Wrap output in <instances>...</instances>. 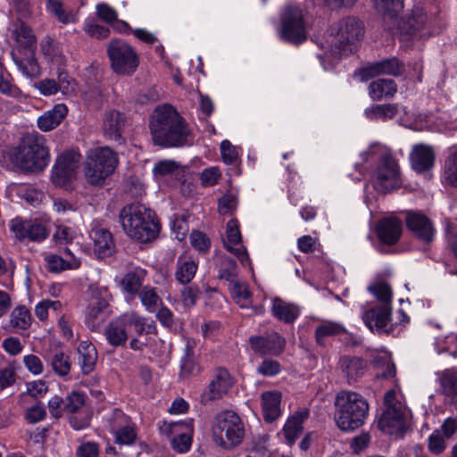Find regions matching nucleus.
I'll list each match as a JSON object with an SVG mask.
<instances>
[{
  "label": "nucleus",
  "instance_id": "nucleus-1",
  "mask_svg": "<svg viewBox=\"0 0 457 457\" xmlns=\"http://www.w3.org/2000/svg\"><path fill=\"white\" fill-rule=\"evenodd\" d=\"M150 130L154 144L161 146L178 147L193 142L186 120L170 104L159 105L154 109Z\"/></svg>",
  "mask_w": 457,
  "mask_h": 457
},
{
  "label": "nucleus",
  "instance_id": "nucleus-2",
  "mask_svg": "<svg viewBox=\"0 0 457 457\" xmlns=\"http://www.w3.org/2000/svg\"><path fill=\"white\" fill-rule=\"evenodd\" d=\"M119 218L125 233L139 242L152 241L160 232V224L155 213L142 204H132L124 206Z\"/></svg>",
  "mask_w": 457,
  "mask_h": 457
},
{
  "label": "nucleus",
  "instance_id": "nucleus-3",
  "mask_svg": "<svg viewBox=\"0 0 457 457\" xmlns=\"http://www.w3.org/2000/svg\"><path fill=\"white\" fill-rule=\"evenodd\" d=\"M334 420L342 431H353L364 424L369 415V403L359 393L341 390L335 396Z\"/></svg>",
  "mask_w": 457,
  "mask_h": 457
},
{
  "label": "nucleus",
  "instance_id": "nucleus-4",
  "mask_svg": "<svg viewBox=\"0 0 457 457\" xmlns=\"http://www.w3.org/2000/svg\"><path fill=\"white\" fill-rule=\"evenodd\" d=\"M9 157L16 167L32 172L43 170L50 160L45 139L37 133L26 135L20 145L10 152Z\"/></svg>",
  "mask_w": 457,
  "mask_h": 457
},
{
  "label": "nucleus",
  "instance_id": "nucleus-5",
  "mask_svg": "<svg viewBox=\"0 0 457 457\" xmlns=\"http://www.w3.org/2000/svg\"><path fill=\"white\" fill-rule=\"evenodd\" d=\"M378 12L383 15L386 29L391 30L397 26L402 34L414 35L427 22V16L421 11H416L411 16L398 21L397 17L403 8V0H373Z\"/></svg>",
  "mask_w": 457,
  "mask_h": 457
},
{
  "label": "nucleus",
  "instance_id": "nucleus-6",
  "mask_svg": "<svg viewBox=\"0 0 457 457\" xmlns=\"http://www.w3.org/2000/svg\"><path fill=\"white\" fill-rule=\"evenodd\" d=\"M119 163L117 154L110 147L91 150L85 162V177L94 186L102 185L112 175Z\"/></svg>",
  "mask_w": 457,
  "mask_h": 457
},
{
  "label": "nucleus",
  "instance_id": "nucleus-7",
  "mask_svg": "<svg viewBox=\"0 0 457 457\" xmlns=\"http://www.w3.org/2000/svg\"><path fill=\"white\" fill-rule=\"evenodd\" d=\"M334 37L333 45L337 54H347L353 52L364 37V25L357 18L348 16L341 19L330 28Z\"/></svg>",
  "mask_w": 457,
  "mask_h": 457
},
{
  "label": "nucleus",
  "instance_id": "nucleus-8",
  "mask_svg": "<svg viewBox=\"0 0 457 457\" xmlns=\"http://www.w3.org/2000/svg\"><path fill=\"white\" fill-rule=\"evenodd\" d=\"M212 430L214 442L223 448L237 445L244 436L242 421L233 411L227 410L218 413Z\"/></svg>",
  "mask_w": 457,
  "mask_h": 457
},
{
  "label": "nucleus",
  "instance_id": "nucleus-9",
  "mask_svg": "<svg viewBox=\"0 0 457 457\" xmlns=\"http://www.w3.org/2000/svg\"><path fill=\"white\" fill-rule=\"evenodd\" d=\"M402 174L397 160L391 153H384L378 159L376 169L371 175L374 189L387 194L402 186Z\"/></svg>",
  "mask_w": 457,
  "mask_h": 457
},
{
  "label": "nucleus",
  "instance_id": "nucleus-10",
  "mask_svg": "<svg viewBox=\"0 0 457 457\" xmlns=\"http://www.w3.org/2000/svg\"><path fill=\"white\" fill-rule=\"evenodd\" d=\"M110 60L111 68L118 75H131L138 65L139 57L135 49L128 43L112 39L106 49Z\"/></svg>",
  "mask_w": 457,
  "mask_h": 457
},
{
  "label": "nucleus",
  "instance_id": "nucleus-11",
  "mask_svg": "<svg viewBox=\"0 0 457 457\" xmlns=\"http://www.w3.org/2000/svg\"><path fill=\"white\" fill-rule=\"evenodd\" d=\"M384 411L378 420V428L385 433L395 434L404 428L406 408L396 399L395 390H388L384 395Z\"/></svg>",
  "mask_w": 457,
  "mask_h": 457
},
{
  "label": "nucleus",
  "instance_id": "nucleus-12",
  "mask_svg": "<svg viewBox=\"0 0 457 457\" xmlns=\"http://www.w3.org/2000/svg\"><path fill=\"white\" fill-rule=\"evenodd\" d=\"M280 34L283 39L295 45L306 40V27L301 9L295 6L285 9L281 16Z\"/></svg>",
  "mask_w": 457,
  "mask_h": 457
},
{
  "label": "nucleus",
  "instance_id": "nucleus-13",
  "mask_svg": "<svg viewBox=\"0 0 457 457\" xmlns=\"http://www.w3.org/2000/svg\"><path fill=\"white\" fill-rule=\"evenodd\" d=\"M81 154L74 150L62 153L58 156L52 170L51 179L57 187H64L71 181L79 167Z\"/></svg>",
  "mask_w": 457,
  "mask_h": 457
},
{
  "label": "nucleus",
  "instance_id": "nucleus-14",
  "mask_svg": "<svg viewBox=\"0 0 457 457\" xmlns=\"http://www.w3.org/2000/svg\"><path fill=\"white\" fill-rule=\"evenodd\" d=\"M160 431L168 436L178 433V436H174L171 440V446L176 452L186 453L190 449L192 444V427L187 423L182 421H163L160 426Z\"/></svg>",
  "mask_w": 457,
  "mask_h": 457
},
{
  "label": "nucleus",
  "instance_id": "nucleus-15",
  "mask_svg": "<svg viewBox=\"0 0 457 457\" xmlns=\"http://www.w3.org/2000/svg\"><path fill=\"white\" fill-rule=\"evenodd\" d=\"M252 350L260 355H279L286 345L285 339L275 331L249 338Z\"/></svg>",
  "mask_w": 457,
  "mask_h": 457
},
{
  "label": "nucleus",
  "instance_id": "nucleus-16",
  "mask_svg": "<svg viewBox=\"0 0 457 457\" xmlns=\"http://www.w3.org/2000/svg\"><path fill=\"white\" fill-rule=\"evenodd\" d=\"M10 229L19 240L40 242L48 237V230L39 222L15 218L10 222Z\"/></svg>",
  "mask_w": 457,
  "mask_h": 457
},
{
  "label": "nucleus",
  "instance_id": "nucleus-17",
  "mask_svg": "<svg viewBox=\"0 0 457 457\" xmlns=\"http://www.w3.org/2000/svg\"><path fill=\"white\" fill-rule=\"evenodd\" d=\"M405 222L408 229L425 244H429L435 237V228L431 220L419 212H406Z\"/></svg>",
  "mask_w": 457,
  "mask_h": 457
},
{
  "label": "nucleus",
  "instance_id": "nucleus-18",
  "mask_svg": "<svg viewBox=\"0 0 457 457\" xmlns=\"http://www.w3.org/2000/svg\"><path fill=\"white\" fill-rule=\"evenodd\" d=\"M233 386V380L229 372L221 367L215 369L212 379L207 389L202 395L203 401H212L221 398Z\"/></svg>",
  "mask_w": 457,
  "mask_h": 457
},
{
  "label": "nucleus",
  "instance_id": "nucleus-19",
  "mask_svg": "<svg viewBox=\"0 0 457 457\" xmlns=\"http://www.w3.org/2000/svg\"><path fill=\"white\" fill-rule=\"evenodd\" d=\"M391 311L390 304H379L364 312L362 320L371 331L389 333L386 327L391 320Z\"/></svg>",
  "mask_w": 457,
  "mask_h": 457
},
{
  "label": "nucleus",
  "instance_id": "nucleus-20",
  "mask_svg": "<svg viewBox=\"0 0 457 457\" xmlns=\"http://www.w3.org/2000/svg\"><path fill=\"white\" fill-rule=\"evenodd\" d=\"M403 231V223L396 217H386L377 225V235L381 242L393 245L398 242Z\"/></svg>",
  "mask_w": 457,
  "mask_h": 457
},
{
  "label": "nucleus",
  "instance_id": "nucleus-21",
  "mask_svg": "<svg viewBox=\"0 0 457 457\" xmlns=\"http://www.w3.org/2000/svg\"><path fill=\"white\" fill-rule=\"evenodd\" d=\"M126 124V119L123 113L117 110L107 111L104 117L103 131L104 136L117 142L122 140V131Z\"/></svg>",
  "mask_w": 457,
  "mask_h": 457
},
{
  "label": "nucleus",
  "instance_id": "nucleus-22",
  "mask_svg": "<svg viewBox=\"0 0 457 457\" xmlns=\"http://www.w3.org/2000/svg\"><path fill=\"white\" fill-rule=\"evenodd\" d=\"M310 411L303 408L296 411L286 421L282 433L287 445H292L303 430V424L308 419Z\"/></svg>",
  "mask_w": 457,
  "mask_h": 457
},
{
  "label": "nucleus",
  "instance_id": "nucleus-23",
  "mask_svg": "<svg viewBox=\"0 0 457 457\" xmlns=\"http://www.w3.org/2000/svg\"><path fill=\"white\" fill-rule=\"evenodd\" d=\"M227 239L224 245L228 251L236 255L241 262L248 259L246 250L241 245V233L239 224L236 219L228 220L226 228Z\"/></svg>",
  "mask_w": 457,
  "mask_h": 457
},
{
  "label": "nucleus",
  "instance_id": "nucleus-24",
  "mask_svg": "<svg viewBox=\"0 0 457 457\" xmlns=\"http://www.w3.org/2000/svg\"><path fill=\"white\" fill-rule=\"evenodd\" d=\"M411 167L417 172L430 170L435 162V153L431 146L425 144L415 145L410 154Z\"/></svg>",
  "mask_w": 457,
  "mask_h": 457
},
{
  "label": "nucleus",
  "instance_id": "nucleus-25",
  "mask_svg": "<svg viewBox=\"0 0 457 457\" xmlns=\"http://www.w3.org/2000/svg\"><path fill=\"white\" fill-rule=\"evenodd\" d=\"M90 237L94 242V251L98 258L110 256L114 249V241L111 232L104 228H94Z\"/></svg>",
  "mask_w": 457,
  "mask_h": 457
},
{
  "label": "nucleus",
  "instance_id": "nucleus-26",
  "mask_svg": "<svg viewBox=\"0 0 457 457\" xmlns=\"http://www.w3.org/2000/svg\"><path fill=\"white\" fill-rule=\"evenodd\" d=\"M12 57L19 70L27 77L34 78L39 75V66L35 59L34 50L21 51L14 49Z\"/></svg>",
  "mask_w": 457,
  "mask_h": 457
},
{
  "label": "nucleus",
  "instance_id": "nucleus-27",
  "mask_svg": "<svg viewBox=\"0 0 457 457\" xmlns=\"http://www.w3.org/2000/svg\"><path fill=\"white\" fill-rule=\"evenodd\" d=\"M439 392L450 398L452 403L457 402V368H449L436 373Z\"/></svg>",
  "mask_w": 457,
  "mask_h": 457
},
{
  "label": "nucleus",
  "instance_id": "nucleus-28",
  "mask_svg": "<svg viewBox=\"0 0 457 457\" xmlns=\"http://www.w3.org/2000/svg\"><path fill=\"white\" fill-rule=\"evenodd\" d=\"M338 364L349 384L362 377L366 369L365 361L357 356H343Z\"/></svg>",
  "mask_w": 457,
  "mask_h": 457
},
{
  "label": "nucleus",
  "instance_id": "nucleus-29",
  "mask_svg": "<svg viewBox=\"0 0 457 457\" xmlns=\"http://www.w3.org/2000/svg\"><path fill=\"white\" fill-rule=\"evenodd\" d=\"M67 112L68 108L65 104H55L51 110L44 112L37 119V126L43 131H50L62 122Z\"/></svg>",
  "mask_w": 457,
  "mask_h": 457
},
{
  "label": "nucleus",
  "instance_id": "nucleus-30",
  "mask_svg": "<svg viewBox=\"0 0 457 457\" xmlns=\"http://www.w3.org/2000/svg\"><path fill=\"white\" fill-rule=\"evenodd\" d=\"M195 341L194 339L186 338V345L184 349V355L180 364V378H188L191 376H195L200 372V367L195 361L194 348Z\"/></svg>",
  "mask_w": 457,
  "mask_h": 457
},
{
  "label": "nucleus",
  "instance_id": "nucleus-31",
  "mask_svg": "<svg viewBox=\"0 0 457 457\" xmlns=\"http://www.w3.org/2000/svg\"><path fill=\"white\" fill-rule=\"evenodd\" d=\"M65 253L70 255L69 259H63L57 254H47L45 256L46 269L54 273L62 272L65 270H75L80 266V261L76 258L69 249Z\"/></svg>",
  "mask_w": 457,
  "mask_h": 457
},
{
  "label": "nucleus",
  "instance_id": "nucleus-32",
  "mask_svg": "<svg viewBox=\"0 0 457 457\" xmlns=\"http://www.w3.org/2000/svg\"><path fill=\"white\" fill-rule=\"evenodd\" d=\"M78 361L83 374L93 371L97 360L96 347L88 341H82L78 346Z\"/></svg>",
  "mask_w": 457,
  "mask_h": 457
},
{
  "label": "nucleus",
  "instance_id": "nucleus-33",
  "mask_svg": "<svg viewBox=\"0 0 457 457\" xmlns=\"http://www.w3.org/2000/svg\"><path fill=\"white\" fill-rule=\"evenodd\" d=\"M281 394L278 392H265L262 395L263 418L268 422L276 420L280 416Z\"/></svg>",
  "mask_w": 457,
  "mask_h": 457
},
{
  "label": "nucleus",
  "instance_id": "nucleus-34",
  "mask_svg": "<svg viewBox=\"0 0 457 457\" xmlns=\"http://www.w3.org/2000/svg\"><path fill=\"white\" fill-rule=\"evenodd\" d=\"M369 95L374 101H379L384 96L391 97L397 90L395 82L391 79H378L370 83Z\"/></svg>",
  "mask_w": 457,
  "mask_h": 457
},
{
  "label": "nucleus",
  "instance_id": "nucleus-35",
  "mask_svg": "<svg viewBox=\"0 0 457 457\" xmlns=\"http://www.w3.org/2000/svg\"><path fill=\"white\" fill-rule=\"evenodd\" d=\"M107 342L115 347L122 346L128 340L127 328L120 319L111 321L104 328Z\"/></svg>",
  "mask_w": 457,
  "mask_h": 457
},
{
  "label": "nucleus",
  "instance_id": "nucleus-36",
  "mask_svg": "<svg viewBox=\"0 0 457 457\" xmlns=\"http://www.w3.org/2000/svg\"><path fill=\"white\" fill-rule=\"evenodd\" d=\"M12 35L18 44L16 49L21 51L35 50L36 37L32 34L30 28L25 23L19 22L15 24V29L12 31Z\"/></svg>",
  "mask_w": 457,
  "mask_h": 457
},
{
  "label": "nucleus",
  "instance_id": "nucleus-37",
  "mask_svg": "<svg viewBox=\"0 0 457 457\" xmlns=\"http://www.w3.org/2000/svg\"><path fill=\"white\" fill-rule=\"evenodd\" d=\"M403 70L404 66L398 59L391 58L373 63L367 71L370 76L380 74L399 76L403 73Z\"/></svg>",
  "mask_w": 457,
  "mask_h": 457
},
{
  "label": "nucleus",
  "instance_id": "nucleus-38",
  "mask_svg": "<svg viewBox=\"0 0 457 457\" xmlns=\"http://www.w3.org/2000/svg\"><path fill=\"white\" fill-rule=\"evenodd\" d=\"M52 370L59 377H67L71 369V362L69 355L61 350H55L49 353L47 357Z\"/></svg>",
  "mask_w": 457,
  "mask_h": 457
},
{
  "label": "nucleus",
  "instance_id": "nucleus-39",
  "mask_svg": "<svg viewBox=\"0 0 457 457\" xmlns=\"http://www.w3.org/2000/svg\"><path fill=\"white\" fill-rule=\"evenodd\" d=\"M273 315L286 323H292L299 314L298 308L292 303H287L280 298H276L272 304Z\"/></svg>",
  "mask_w": 457,
  "mask_h": 457
},
{
  "label": "nucleus",
  "instance_id": "nucleus-40",
  "mask_svg": "<svg viewBox=\"0 0 457 457\" xmlns=\"http://www.w3.org/2000/svg\"><path fill=\"white\" fill-rule=\"evenodd\" d=\"M398 112V105L396 104H373L364 110V115L367 119L375 120H391Z\"/></svg>",
  "mask_w": 457,
  "mask_h": 457
},
{
  "label": "nucleus",
  "instance_id": "nucleus-41",
  "mask_svg": "<svg viewBox=\"0 0 457 457\" xmlns=\"http://www.w3.org/2000/svg\"><path fill=\"white\" fill-rule=\"evenodd\" d=\"M229 290L233 299L241 307H248L252 303V294L248 285L239 279L229 284Z\"/></svg>",
  "mask_w": 457,
  "mask_h": 457
},
{
  "label": "nucleus",
  "instance_id": "nucleus-42",
  "mask_svg": "<svg viewBox=\"0 0 457 457\" xmlns=\"http://www.w3.org/2000/svg\"><path fill=\"white\" fill-rule=\"evenodd\" d=\"M346 333L345 327L334 321L326 320L316 328L315 337L319 345L323 344V339L327 337H334Z\"/></svg>",
  "mask_w": 457,
  "mask_h": 457
},
{
  "label": "nucleus",
  "instance_id": "nucleus-43",
  "mask_svg": "<svg viewBox=\"0 0 457 457\" xmlns=\"http://www.w3.org/2000/svg\"><path fill=\"white\" fill-rule=\"evenodd\" d=\"M196 270L197 264L194 261L179 258L177 262L175 278L183 285L188 284L194 278Z\"/></svg>",
  "mask_w": 457,
  "mask_h": 457
},
{
  "label": "nucleus",
  "instance_id": "nucleus-44",
  "mask_svg": "<svg viewBox=\"0 0 457 457\" xmlns=\"http://www.w3.org/2000/svg\"><path fill=\"white\" fill-rule=\"evenodd\" d=\"M138 296L141 303L145 306L147 312H154L157 311L162 301L157 295L155 289L151 287H144L139 292Z\"/></svg>",
  "mask_w": 457,
  "mask_h": 457
},
{
  "label": "nucleus",
  "instance_id": "nucleus-45",
  "mask_svg": "<svg viewBox=\"0 0 457 457\" xmlns=\"http://www.w3.org/2000/svg\"><path fill=\"white\" fill-rule=\"evenodd\" d=\"M10 324L15 329H27L31 324L29 311L23 305L15 307L10 315Z\"/></svg>",
  "mask_w": 457,
  "mask_h": 457
},
{
  "label": "nucleus",
  "instance_id": "nucleus-46",
  "mask_svg": "<svg viewBox=\"0 0 457 457\" xmlns=\"http://www.w3.org/2000/svg\"><path fill=\"white\" fill-rule=\"evenodd\" d=\"M46 9L63 24L73 23L76 21L75 15L71 12H66L60 1L46 0Z\"/></svg>",
  "mask_w": 457,
  "mask_h": 457
},
{
  "label": "nucleus",
  "instance_id": "nucleus-47",
  "mask_svg": "<svg viewBox=\"0 0 457 457\" xmlns=\"http://www.w3.org/2000/svg\"><path fill=\"white\" fill-rule=\"evenodd\" d=\"M443 177L447 184L457 187V152L445 159Z\"/></svg>",
  "mask_w": 457,
  "mask_h": 457
},
{
  "label": "nucleus",
  "instance_id": "nucleus-48",
  "mask_svg": "<svg viewBox=\"0 0 457 457\" xmlns=\"http://www.w3.org/2000/svg\"><path fill=\"white\" fill-rule=\"evenodd\" d=\"M143 277L137 272H129L121 279L120 284L128 294H138L142 286Z\"/></svg>",
  "mask_w": 457,
  "mask_h": 457
},
{
  "label": "nucleus",
  "instance_id": "nucleus-49",
  "mask_svg": "<svg viewBox=\"0 0 457 457\" xmlns=\"http://www.w3.org/2000/svg\"><path fill=\"white\" fill-rule=\"evenodd\" d=\"M237 276V263L236 262L228 257H225L221 262V268L219 270V278L225 279L229 284L235 281Z\"/></svg>",
  "mask_w": 457,
  "mask_h": 457
},
{
  "label": "nucleus",
  "instance_id": "nucleus-50",
  "mask_svg": "<svg viewBox=\"0 0 457 457\" xmlns=\"http://www.w3.org/2000/svg\"><path fill=\"white\" fill-rule=\"evenodd\" d=\"M369 290L381 303L380 304H390L392 301V291L385 282H379L369 287Z\"/></svg>",
  "mask_w": 457,
  "mask_h": 457
},
{
  "label": "nucleus",
  "instance_id": "nucleus-51",
  "mask_svg": "<svg viewBox=\"0 0 457 457\" xmlns=\"http://www.w3.org/2000/svg\"><path fill=\"white\" fill-rule=\"evenodd\" d=\"M114 434L115 442L120 445H131L137 438L135 426L133 423L125 428H120L119 430L115 431Z\"/></svg>",
  "mask_w": 457,
  "mask_h": 457
},
{
  "label": "nucleus",
  "instance_id": "nucleus-52",
  "mask_svg": "<svg viewBox=\"0 0 457 457\" xmlns=\"http://www.w3.org/2000/svg\"><path fill=\"white\" fill-rule=\"evenodd\" d=\"M200 290L196 286H185L181 291V301L186 308H192L196 303Z\"/></svg>",
  "mask_w": 457,
  "mask_h": 457
},
{
  "label": "nucleus",
  "instance_id": "nucleus-53",
  "mask_svg": "<svg viewBox=\"0 0 457 457\" xmlns=\"http://www.w3.org/2000/svg\"><path fill=\"white\" fill-rule=\"evenodd\" d=\"M85 400L84 395L78 392H72L64 400V411L70 413H75L79 411L84 405Z\"/></svg>",
  "mask_w": 457,
  "mask_h": 457
},
{
  "label": "nucleus",
  "instance_id": "nucleus-54",
  "mask_svg": "<svg viewBox=\"0 0 457 457\" xmlns=\"http://www.w3.org/2000/svg\"><path fill=\"white\" fill-rule=\"evenodd\" d=\"M131 423L132 422L130 420V418L127 416L122 411L118 409L114 410L110 419V426L113 433L119 430L120 428L130 425Z\"/></svg>",
  "mask_w": 457,
  "mask_h": 457
},
{
  "label": "nucleus",
  "instance_id": "nucleus-55",
  "mask_svg": "<svg viewBox=\"0 0 457 457\" xmlns=\"http://www.w3.org/2000/svg\"><path fill=\"white\" fill-rule=\"evenodd\" d=\"M280 371V364L278 361L265 359L257 367V372L264 377H273Z\"/></svg>",
  "mask_w": 457,
  "mask_h": 457
},
{
  "label": "nucleus",
  "instance_id": "nucleus-56",
  "mask_svg": "<svg viewBox=\"0 0 457 457\" xmlns=\"http://www.w3.org/2000/svg\"><path fill=\"white\" fill-rule=\"evenodd\" d=\"M46 417V411L41 405H33L28 408L24 414L25 420L29 424H36Z\"/></svg>",
  "mask_w": 457,
  "mask_h": 457
},
{
  "label": "nucleus",
  "instance_id": "nucleus-57",
  "mask_svg": "<svg viewBox=\"0 0 457 457\" xmlns=\"http://www.w3.org/2000/svg\"><path fill=\"white\" fill-rule=\"evenodd\" d=\"M190 242L192 246L199 252H206L211 245L207 236L200 231H193L191 233Z\"/></svg>",
  "mask_w": 457,
  "mask_h": 457
},
{
  "label": "nucleus",
  "instance_id": "nucleus-58",
  "mask_svg": "<svg viewBox=\"0 0 457 457\" xmlns=\"http://www.w3.org/2000/svg\"><path fill=\"white\" fill-rule=\"evenodd\" d=\"M445 442L438 430L434 431L428 437V449L429 451L438 455L442 453L445 449Z\"/></svg>",
  "mask_w": 457,
  "mask_h": 457
},
{
  "label": "nucleus",
  "instance_id": "nucleus-59",
  "mask_svg": "<svg viewBox=\"0 0 457 457\" xmlns=\"http://www.w3.org/2000/svg\"><path fill=\"white\" fill-rule=\"evenodd\" d=\"M220 153L221 157L224 162L228 164L235 163L238 158V154L235 148L231 145V143L228 140H224L220 144Z\"/></svg>",
  "mask_w": 457,
  "mask_h": 457
},
{
  "label": "nucleus",
  "instance_id": "nucleus-60",
  "mask_svg": "<svg viewBox=\"0 0 457 457\" xmlns=\"http://www.w3.org/2000/svg\"><path fill=\"white\" fill-rule=\"evenodd\" d=\"M97 16L106 23H112L117 21V12L107 4H99L96 5Z\"/></svg>",
  "mask_w": 457,
  "mask_h": 457
},
{
  "label": "nucleus",
  "instance_id": "nucleus-61",
  "mask_svg": "<svg viewBox=\"0 0 457 457\" xmlns=\"http://www.w3.org/2000/svg\"><path fill=\"white\" fill-rule=\"evenodd\" d=\"M172 229L176 234V238L179 241H182L186 238L187 234L189 231V227L187 222L186 216L177 217L172 225Z\"/></svg>",
  "mask_w": 457,
  "mask_h": 457
},
{
  "label": "nucleus",
  "instance_id": "nucleus-62",
  "mask_svg": "<svg viewBox=\"0 0 457 457\" xmlns=\"http://www.w3.org/2000/svg\"><path fill=\"white\" fill-rule=\"evenodd\" d=\"M0 93L12 97H17L21 95L19 87L3 74H0Z\"/></svg>",
  "mask_w": 457,
  "mask_h": 457
},
{
  "label": "nucleus",
  "instance_id": "nucleus-63",
  "mask_svg": "<svg viewBox=\"0 0 457 457\" xmlns=\"http://www.w3.org/2000/svg\"><path fill=\"white\" fill-rule=\"evenodd\" d=\"M78 457H98L99 456V446L97 444L93 442L82 443L76 451Z\"/></svg>",
  "mask_w": 457,
  "mask_h": 457
},
{
  "label": "nucleus",
  "instance_id": "nucleus-64",
  "mask_svg": "<svg viewBox=\"0 0 457 457\" xmlns=\"http://www.w3.org/2000/svg\"><path fill=\"white\" fill-rule=\"evenodd\" d=\"M237 198L231 195H225L219 200V212L221 215L231 213L237 207Z\"/></svg>",
  "mask_w": 457,
  "mask_h": 457
}]
</instances>
